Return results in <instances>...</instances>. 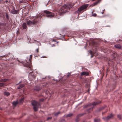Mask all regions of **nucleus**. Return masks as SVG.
Segmentation results:
<instances>
[{"label": "nucleus", "instance_id": "f257e3e1", "mask_svg": "<svg viewBox=\"0 0 122 122\" xmlns=\"http://www.w3.org/2000/svg\"><path fill=\"white\" fill-rule=\"evenodd\" d=\"M72 6L70 4H65L59 10L58 12L60 13H64L67 11V10H69L70 8H72Z\"/></svg>", "mask_w": 122, "mask_h": 122}, {"label": "nucleus", "instance_id": "f03ea898", "mask_svg": "<svg viewBox=\"0 0 122 122\" xmlns=\"http://www.w3.org/2000/svg\"><path fill=\"white\" fill-rule=\"evenodd\" d=\"M32 105L33 106V109L35 111L38 110V108L40 107V104L35 101H32L31 102Z\"/></svg>", "mask_w": 122, "mask_h": 122}, {"label": "nucleus", "instance_id": "7ed1b4c3", "mask_svg": "<svg viewBox=\"0 0 122 122\" xmlns=\"http://www.w3.org/2000/svg\"><path fill=\"white\" fill-rule=\"evenodd\" d=\"M44 15L48 17L51 18L54 16V13H51L47 10L44 11L43 12Z\"/></svg>", "mask_w": 122, "mask_h": 122}, {"label": "nucleus", "instance_id": "20e7f679", "mask_svg": "<svg viewBox=\"0 0 122 122\" xmlns=\"http://www.w3.org/2000/svg\"><path fill=\"white\" fill-rule=\"evenodd\" d=\"M88 5H89L87 4L83 5L78 9L77 11L78 12H80L82 10H87V8Z\"/></svg>", "mask_w": 122, "mask_h": 122}, {"label": "nucleus", "instance_id": "39448f33", "mask_svg": "<svg viewBox=\"0 0 122 122\" xmlns=\"http://www.w3.org/2000/svg\"><path fill=\"white\" fill-rule=\"evenodd\" d=\"M41 16H36L34 19L32 20L34 24L38 23L41 20Z\"/></svg>", "mask_w": 122, "mask_h": 122}, {"label": "nucleus", "instance_id": "423d86ee", "mask_svg": "<svg viewBox=\"0 0 122 122\" xmlns=\"http://www.w3.org/2000/svg\"><path fill=\"white\" fill-rule=\"evenodd\" d=\"M26 62L27 63L25 65L23 64V65H24L25 66H27L30 67L29 66L30 65V58H26V61L24 62L25 63Z\"/></svg>", "mask_w": 122, "mask_h": 122}, {"label": "nucleus", "instance_id": "0eeeda50", "mask_svg": "<svg viewBox=\"0 0 122 122\" xmlns=\"http://www.w3.org/2000/svg\"><path fill=\"white\" fill-rule=\"evenodd\" d=\"M27 25L29 26H30L32 25H34L33 21H32L30 20H29L27 21Z\"/></svg>", "mask_w": 122, "mask_h": 122}, {"label": "nucleus", "instance_id": "6e6552de", "mask_svg": "<svg viewBox=\"0 0 122 122\" xmlns=\"http://www.w3.org/2000/svg\"><path fill=\"white\" fill-rule=\"evenodd\" d=\"M89 74L88 72H83L81 74V75L82 76H87Z\"/></svg>", "mask_w": 122, "mask_h": 122}, {"label": "nucleus", "instance_id": "1a4fd4ad", "mask_svg": "<svg viewBox=\"0 0 122 122\" xmlns=\"http://www.w3.org/2000/svg\"><path fill=\"white\" fill-rule=\"evenodd\" d=\"M113 115L111 114L107 117H105V119L106 120H108L110 118H112L113 117Z\"/></svg>", "mask_w": 122, "mask_h": 122}, {"label": "nucleus", "instance_id": "9d476101", "mask_svg": "<svg viewBox=\"0 0 122 122\" xmlns=\"http://www.w3.org/2000/svg\"><path fill=\"white\" fill-rule=\"evenodd\" d=\"M18 10H15L12 11H11V13L13 14H16L18 13Z\"/></svg>", "mask_w": 122, "mask_h": 122}, {"label": "nucleus", "instance_id": "9b49d317", "mask_svg": "<svg viewBox=\"0 0 122 122\" xmlns=\"http://www.w3.org/2000/svg\"><path fill=\"white\" fill-rule=\"evenodd\" d=\"M41 89V88L39 86H35L34 88V90L37 91H39Z\"/></svg>", "mask_w": 122, "mask_h": 122}, {"label": "nucleus", "instance_id": "f8f14e48", "mask_svg": "<svg viewBox=\"0 0 122 122\" xmlns=\"http://www.w3.org/2000/svg\"><path fill=\"white\" fill-rule=\"evenodd\" d=\"M115 47L117 49H120L121 48V46L120 45L117 44L115 45Z\"/></svg>", "mask_w": 122, "mask_h": 122}, {"label": "nucleus", "instance_id": "ddd939ff", "mask_svg": "<svg viewBox=\"0 0 122 122\" xmlns=\"http://www.w3.org/2000/svg\"><path fill=\"white\" fill-rule=\"evenodd\" d=\"M24 29H25L26 28V23H23L22 26Z\"/></svg>", "mask_w": 122, "mask_h": 122}, {"label": "nucleus", "instance_id": "4468645a", "mask_svg": "<svg viewBox=\"0 0 122 122\" xmlns=\"http://www.w3.org/2000/svg\"><path fill=\"white\" fill-rule=\"evenodd\" d=\"M24 86V84H21L19 85V86L17 87L18 89H20L22 87H23Z\"/></svg>", "mask_w": 122, "mask_h": 122}, {"label": "nucleus", "instance_id": "2eb2a0df", "mask_svg": "<svg viewBox=\"0 0 122 122\" xmlns=\"http://www.w3.org/2000/svg\"><path fill=\"white\" fill-rule=\"evenodd\" d=\"M8 79H3L0 80V81L1 82H6L8 81Z\"/></svg>", "mask_w": 122, "mask_h": 122}, {"label": "nucleus", "instance_id": "dca6fc26", "mask_svg": "<svg viewBox=\"0 0 122 122\" xmlns=\"http://www.w3.org/2000/svg\"><path fill=\"white\" fill-rule=\"evenodd\" d=\"M100 102H93L92 104V105H96L100 103Z\"/></svg>", "mask_w": 122, "mask_h": 122}, {"label": "nucleus", "instance_id": "f3484780", "mask_svg": "<svg viewBox=\"0 0 122 122\" xmlns=\"http://www.w3.org/2000/svg\"><path fill=\"white\" fill-rule=\"evenodd\" d=\"M18 103V102L17 101H16L15 102L14 101L12 103L13 105L14 106H16Z\"/></svg>", "mask_w": 122, "mask_h": 122}, {"label": "nucleus", "instance_id": "a211bd4d", "mask_svg": "<svg viewBox=\"0 0 122 122\" xmlns=\"http://www.w3.org/2000/svg\"><path fill=\"white\" fill-rule=\"evenodd\" d=\"M101 0H98V1L97 2L94 3H93V6H94L95 5H97L100 1Z\"/></svg>", "mask_w": 122, "mask_h": 122}, {"label": "nucleus", "instance_id": "6ab92c4d", "mask_svg": "<svg viewBox=\"0 0 122 122\" xmlns=\"http://www.w3.org/2000/svg\"><path fill=\"white\" fill-rule=\"evenodd\" d=\"M39 48H38L36 49L35 51V53L36 55L38 54L39 52Z\"/></svg>", "mask_w": 122, "mask_h": 122}, {"label": "nucleus", "instance_id": "aec40b11", "mask_svg": "<svg viewBox=\"0 0 122 122\" xmlns=\"http://www.w3.org/2000/svg\"><path fill=\"white\" fill-rule=\"evenodd\" d=\"M4 95L7 96H8L10 95V93L8 92H5L4 93Z\"/></svg>", "mask_w": 122, "mask_h": 122}, {"label": "nucleus", "instance_id": "412c9836", "mask_svg": "<svg viewBox=\"0 0 122 122\" xmlns=\"http://www.w3.org/2000/svg\"><path fill=\"white\" fill-rule=\"evenodd\" d=\"M100 121L99 119H95L94 120V122H98Z\"/></svg>", "mask_w": 122, "mask_h": 122}, {"label": "nucleus", "instance_id": "4be33fe9", "mask_svg": "<svg viewBox=\"0 0 122 122\" xmlns=\"http://www.w3.org/2000/svg\"><path fill=\"white\" fill-rule=\"evenodd\" d=\"M73 115V114H70L67 115L66 116L67 117H70L72 116Z\"/></svg>", "mask_w": 122, "mask_h": 122}, {"label": "nucleus", "instance_id": "5701e85b", "mask_svg": "<svg viewBox=\"0 0 122 122\" xmlns=\"http://www.w3.org/2000/svg\"><path fill=\"white\" fill-rule=\"evenodd\" d=\"M92 16H93L96 17L97 15V14L96 13H93L92 12Z\"/></svg>", "mask_w": 122, "mask_h": 122}, {"label": "nucleus", "instance_id": "b1692460", "mask_svg": "<svg viewBox=\"0 0 122 122\" xmlns=\"http://www.w3.org/2000/svg\"><path fill=\"white\" fill-rule=\"evenodd\" d=\"M118 118L119 119H121V117L120 115H118L117 116Z\"/></svg>", "mask_w": 122, "mask_h": 122}, {"label": "nucleus", "instance_id": "393cba45", "mask_svg": "<svg viewBox=\"0 0 122 122\" xmlns=\"http://www.w3.org/2000/svg\"><path fill=\"white\" fill-rule=\"evenodd\" d=\"M24 100V98H22L20 100V103H21Z\"/></svg>", "mask_w": 122, "mask_h": 122}, {"label": "nucleus", "instance_id": "a878e982", "mask_svg": "<svg viewBox=\"0 0 122 122\" xmlns=\"http://www.w3.org/2000/svg\"><path fill=\"white\" fill-rule=\"evenodd\" d=\"M60 112H57V113H56L55 114V116H57L58 115V114H60Z\"/></svg>", "mask_w": 122, "mask_h": 122}, {"label": "nucleus", "instance_id": "bb28decb", "mask_svg": "<svg viewBox=\"0 0 122 122\" xmlns=\"http://www.w3.org/2000/svg\"><path fill=\"white\" fill-rule=\"evenodd\" d=\"M4 84L3 83H0V87H2L4 85Z\"/></svg>", "mask_w": 122, "mask_h": 122}, {"label": "nucleus", "instance_id": "cd10ccee", "mask_svg": "<svg viewBox=\"0 0 122 122\" xmlns=\"http://www.w3.org/2000/svg\"><path fill=\"white\" fill-rule=\"evenodd\" d=\"M44 99H40V101H41V102H43L44 101Z\"/></svg>", "mask_w": 122, "mask_h": 122}, {"label": "nucleus", "instance_id": "c85d7f7f", "mask_svg": "<svg viewBox=\"0 0 122 122\" xmlns=\"http://www.w3.org/2000/svg\"><path fill=\"white\" fill-rule=\"evenodd\" d=\"M6 18H7V19L8 18V15L7 14H6Z\"/></svg>", "mask_w": 122, "mask_h": 122}, {"label": "nucleus", "instance_id": "c756f323", "mask_svg": "<svg viewBox=\"0 0 122 122\" xmlns=\"http://www.w3.org/2000/svg\"><path fill=\"white\" fill-rule=\"evenodd\" d=\"M51 117H48L47 118V120H49V119H51Z\"/></svg>", "mask_w": 122, "mask_h": 122}, {"label": "nucleus", "instance_id": "7c9ffc66", "mask_svg": "<svg viewBox=\"0 0 122 122\" xmlns=\"http://www.w3.org/2000/svg\"><path fill=\"white\" fill-rule=\"evenodd\" d=\"M53 41H54V42H56V41L55 40H51V42H52Z\"/></svg>", "mask_w": 122, "mask_h": 122}, {"label": "nucleus", "instance_id": "2f4dec72", "mask_svg": "<svg viewBox=\"0 0 122 122\" xmlns=\"http://www.w3.org/2000/svg\"><path fill=\"white\" fill-rule=\"evenodd\" d=\"M3 24L1 22H0V25H3Z\"/></svg>", "mask_w": 122, "mask_h": 122}, {"label": "nucleus", "instance_id": "473e14b6", "mask_svg": "<svg viewBox=\"0 0 122 122\" xmlns=\"http://www.w3.org/2000/svg\"><path fill=\"white\" fill-rule=\"evenodd\" d=\"M23 1H20V3H21L23 2Z\"/></svg>", "mask_w": 122, "mask_h": 122}, {"label": "nucleus", "instance_id": "72a5a7b5", "mask_svg": "<svg viewBox=\"0 0 122 122\" xmlns=\"http://www.w3.org/2000/svg\"><path fill=\"white\" fill-rule=\"evenodd\" d=\"M90 90L89 89L88 90L87 92L88 93L89 92V91H90Z\"/></svg>", "mask_w": 122, "mask_h": 122}, {"label": "nucleus", "instance_id": "f704fd0d", "mask_svg": "<svg viewBox=\"0 0 122 122\" xmlns=\"http://www.w3.org/2000/svg\"><path fill=\"white\" fill-rule=\"evenodd\" d=\"M43 57V58H47V57L46 56H44V57Z\"/></svg>", "mask_w": 122, "mask_h": 122}, {"label": "nucleus", "instance_id": "c9c22d12", "mask_svg": "<svg viewBox=\"0 0 122 122\" xmlns=\"http://www.w3.org/2000/svg\"><path fill=\"white\" fill-rule=\"evenodd\" d=\"M101 13L102 14H104V11L102 12H101Z\"/></svg>", "mask_w": 122, "mask_h": 122}, {"label": "nucleus", "instance_id": "e433bc0d", "mask_svg": "<svg viewBox=\"0 0 122 122\" xmlns=\"http://www.w3.org/2000/svg\"><path fill=\"white\" fill-rule=\"evenodd\" d=\"M93 56L92 55H91V58H92V57H93Z\"/></svg>", "mask_w": 122, "mask_h": 122}, {"label": "nucleus", "instance_id": "4c0bfd02", "mask_svg": "<svg viewBox=\"0 0 122 122\" xmlns=\"http://www.w3.org/2000/svg\"><path fill=\"white\" fill-rule=\"evenodd\" d=\"M21 82H22V81H20V82H19V83H21Z\"/></svg>", "mask_w": 122, "mask_h": 122}, {"label": "nucleus", "instance_id": "58836bf2", "mask_svg": "<svg viewBox=\"0 0 122 122\" xmlns=\"http://www.w3.org/2000/svg\"><path fill=\"white\" fill-rule=\"evenodd\" d=\"M69 76V75H68V76Z\"/></svg>", "mask_w": 122, "mask_h": 122}]
</instances>
